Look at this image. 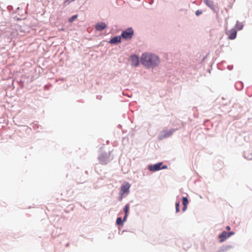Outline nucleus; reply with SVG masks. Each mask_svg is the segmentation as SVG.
<instances>
[{
    "mask_svg": "<svg viewBox=\"0 0 252 252\" xmlns=\"http://www.w3.org/2000/svg\"><path fill=\"white\" fill-rule=\"evenodd\" d=\"M140 60L141 63L148 68L157 66L160 63L159 58L157 56L149 53L143 54Z\"/></svg>",
    "mask_w": 252,
    "mask_h": 252,
    "instance_id": "obj_1",
    "label": "nucleus"
},
{
    "mask_svg": "<svg viewBox=\"0 0 252 252\" xmlns=\"http://www.w3.org/2000/svg\"><path fill=\"white\" fill-rule=\"evenodd\" d=\"M133 35V31L131 28H128L124 31L121 34V37L124 39H131Z\"/></svg>",
    "mask_w": 252,
    "mask_h": 252,
    "instance_id": "obj_2",
    "label": "nucleus"
},
{
    "mask_svg": "<svg viewBox=\"0 0 252 252\" xmlns=\"http://www.w3.org/2000/svg\"><path fill=\"white\" fill-rule=\"evenodd\" d=\"M162 164V162H158L157 164L151 165L149 166L148 169L150 171L155 172L156 171H158L160 169L167 168V166L166 165H163L162 167H161Z\"/></svg>",
    "mask_w": 252,
    "mask_h": 252,
    "instance_id": "obj_3",
    "label": "nucleus"
},
{
    "mask_svg": "<svg viewBox=\"0 0 252 252\" xmlns=\"http://www.w3.org/2000/svg\"><path fill=\"white\" fill-rule=\"evenodd\" d=\"M109 157V154L108 153L101 154L98 157L100 163L102 164H106L108 162Z\"/></svg>",
    "mask_w": 252,
    "mask_h": 252,
    "instance_id": "obj_4",
    "label": "nucleus"
},
{
    "mask_svg": "<svg viewBox=\"0 0 252 252\" xmlns=\"http://www.w3.org/2000/svg\"><path fill=\"white\" fill-rule=\"evenodd\" d=\"M226 34L228 35V39L233 40L236 37L237 31L235 29H232L226 32Z\"/></svg>",
    "mask_w": 252,
    "mask_h": 252,
    "instance_id": "obj_5",
    "label": "nucleus"
},
{
    "mask_svg": "<svg viewBox=\"0 0 252 252\" xmlns=\"http://www.w3.org/2000/svg\"><path fill=\"white\" fill-rule=\"evenodd\" d=\"M130 187V185L128 183L123 184L121 188V195H123V194H124L125 193H128L129 192Z\"/></svg>",
    "mask_w": 252,
    "mask_h": 252,
    "instance_id": "obj_6",
    "label": "nucleus"
},
{
    "mask_svg": "<svg viewBox=\"0 0 252 252\" xmlns=\"http://www.w3.org/2000/svg\"><path fill=\"white\" fill-rule=\"evenodd\" d=\"M131 60V65L134 66H137L139 64V58L136 55H132L130 56Z\"/></svg>",
    "mask_w": 252,
    "mask_h": 252,
    "instance_id": "obj_7",
    "label": "nucleus"
},
{
    "mask_svg": "<svg viewBox=\"0 0 252 252\" xmlns=\"http://www.w3.org/2000/svg\"><path fill=\"white\" fill-rule=\"evenodd\" d=\"M229 237V235L228 233L226 231H223L221 234L219 236V240L220 242H222L225 241L227 238Z\"/></svg>",
    "mask_w": 252,
    "mask_h": 252,
    "instance_id": "obj_8",
    "label": "nucleus"
},
{
    "mask_svg": "<svg viewBox=\"0 0 252 252\" xmlns=\"http://www.w3.org/2000/svg\"><path fill=\"white\" fill-rule=\"evenodd\" d=\"M106 28V25L103 22L97 23L95 26V29L97 31H101Z\"/></svg>",
    "mask_w": 252,
    "mask_h": 252,
    "instance_id": "obj_9",
    "label": "nucleus"
},
{
    "mask_svg": "<svg viewBox=\"0 0 252 252\" xmlns=\"http://www.w3.org/2000/svg\"><path fill=\"white\" fill-rule=\"evenodd\" d=\"M121 36H116L112 38L109 41L110 44H116L117 43H119L121 42Z\"/></svg>",
    "mask_w": 252,
    "mask_h": 252,
    "instance_id": "obj_10",
    "label": "nucleus"
},
{
    "mask_svg": "<svg viewBox=\"0 0 252 252\" xmlns=\"http://www.w3.org/2000/svg\"><path fill=\"white\" fill-rule=\"evenodd\" d=\"M182 203L183 205V207L182 209L183 211H185L187 209V205L189 204V201L186 197H183L182 198Z\"/></svg>",
    "mask_w": 252,
    "mask_h": 252,
    "instance_id": "obj_11",
    "label": "nucleus"
},
{
    "mask_svg": "<svg viewBox=\"0 0 252 252\" xmlns=\"http://www.w3.org/2000/svg\"><path fill=\"white\" fill-rule=\"evenodd\" d=\"M204 2L212 10H215V7L214 5V3L212 1L210 0H203Z\"/></svg>",
    "mask_w": 252,
    "mask_h": 252,
    "instance_id": "obj_12",
    "label": "nucleus"
},
{
    "mask_svg": "<svg viewBox=\"0 0 252 252\" xmlns=\"http://www.w3.org/2000/svg\"><path fill=\"white\" fill-rule=\"evenodd\" d=\"M129 206L128 204H126V206H125V207L124 208V212H125V216H124V218L123 219V220L124 221H125L126 220V217H127V213H128V211L129 210Z\"/></svg>",
    "mask_w": 252,
    "mask_h": 252,
    "instance_id": "obj_13",
    "label": "nucleus"
},
{
    "mask_svg": "<svg viewBox=\"0 0 252 252\" xmlns=\"http://www.w3.org/2000/svg\"><path fill=\"white\" fill-rule=\"evenodd\" d=\"M174 132V129H171L168 131L164 132V136L165 137L171 136Z\"/></svg>",
    "mask_w": 252,
    "mask_h": 252,
    "instance_id": "obj_14",
    "label": "nucleus"
},
{
    "mask_svg": "<svg viewBox=\"0 0 252 252\" xmlns=\"http://www.w3.org/2000/svg\"><path fill=\"white\" fill-rule=\"evenodd\" d=\"M235 26L236 28L239 30H242L243 27V25L238 22L236 23Z\"/></svg>",
    "mask_w": 252,
    "mask_h": 252,
    "instance_id": "obj_15",
    "label": "nucleus"
},
{
    "mask_svg": "<svg viewBox=\"0 0 252 252\" xmlns=\"http://www.w3.org/2000/svg\"><path fill=\"white\" fill-rule=\"evenodd\" d=\"M116 223L118 225H122L123 221L122 220L121 218H118L116 220Z\"/></svg>",
    "mask_w": 252,
    "mask_h": 252,
    "instance_id": "obj_16",
    "label": "nucleus"
},
{
    "mask_svg": "<svg viewBox=\"0 0 252 252\" xmlns=\"http://www.w3.org/2000/svg\"><path fill=\"white\" fill-rule=\"evenodd\" d=\"M78 16L77 15H73L71 17H70L69 19V22L70 23L73 22V21L77 18Z\"/></svg>",
    "mask_w": 252,
    "mask_h": 252,
    "instance_id": "obj_17",
    "label": "nucleus"
},
{
    "mask_svg": "<svg viewBox=\"0 0 252 252\" xmlns=\"http://www.w3.org/2000/svg\"><path fill=\"white\" fill-rule=\"evenodd\" d=\"M179 206H180V203L177 202L176 203V211L177 213L179 212Z\"/></svg>",
    "mask_w": 252,
    "mask_h": 252,
    "instance_id": "obj_18",
    "label": "nucleus"
},
{
    "mask_svg": "<svg viewBox=\"0 0 252 252\" xmlns=\"http://www.w3.org/2000/svg\"><path fill=\"white\" fill-rule=\"evenodd\" d=\"M202 14V11H200V10H197L196 12H195V14L197 15V16H199V15L201 14Z\"/></svg>",
    "mask_w": 252,
    "mask_h": 252,
    "instance_id": "obj_19",
    "label": "nucleus"
},
{
    "mask_svg": "<svg viewBox=\"0 0 252 252\" xmlns=\"http://www.w3.org/2000/svg\"><path fill=\"white\" fill-rule=\"evenodd\" d=\"M234 234V232H230L228 233V234L229 235V237Z\"/></svg>",
    "mask_w": 252,
    "mask_h": 252,
    "instance_id": "obj_20",
    "label": "nucleus"
},
{
    "mask_svg": "<svg viewBox=\"0 0 252 252\" xmlns=\"http://www.w3.org/2000/svg\"><path fill=\"white\" fill-rule=\"evenodd\" d=\"M226 229L227 230H230V226H227L226 227Z\"/></svg>",
    "mask_w": 252,
    "mask_h": 252,
    "instance_id": "obj_21",
    "label": "nucleus"
}]
</instances>
